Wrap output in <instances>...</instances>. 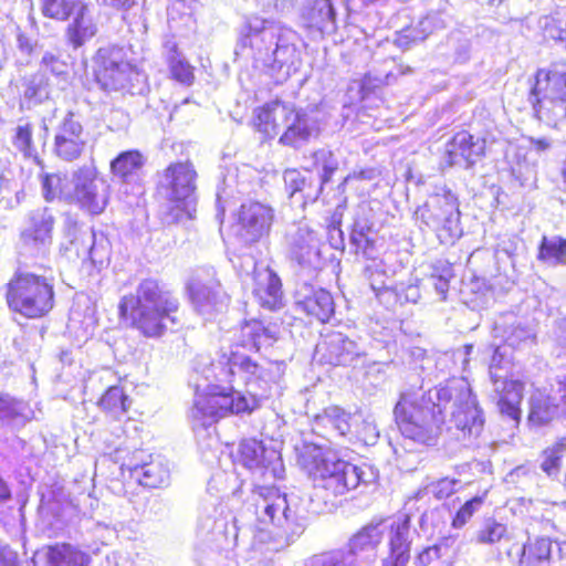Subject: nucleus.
<instances>
[{"label":"nucleus","mask_w":566,"mask_h":566,"mask_svg":"<svg viewBox=\"0 0 566 566\" xmlns=\"http://www.w3.org/2000/svg\"><path fill=\"white\" fill-rule=\"evenodd\" d=\"M287 111V104L275 101L260 108L254 117V126L264 134L265 137L272 138L280 133L277 119H283Z\"/></svg>","instance_id":"37"},{"label":"nucleus","mask_w":566,"mask_h":566,"mask_svg":"<svg viewBox=\"0 0 566 566\" xmlns=\"http://www.w3.org/2000/svg\"><path fill=\"white\" fill-rule=\"evenodd\" d=\"M495 337L501 338L507 346L518 348L532 344L534 331L514 315H506L494 325Z\"/></svg>","instance_id":"34"},{"label":"nucleus","mask_w":566,"mask_h":566,"mask_svg":"<svg viewBox=\"0 0 566 566\" xmlns=\"http://www.w3.org/2000/svg\"><path fill=\"white\" fill-rule=\"evenodd\" d=\"M339 10H346L344 0H306L301 13L308 27L332 33L336 30Z\"/></svg>","instance_id":"25"},{"label":"nucleus","mask_w":566,"mask_h":566,"mask_svg":"<svg viewBox=\"0 0 566 566\" xmlns=\"http://www.w3.org/2000/svg\"><path fill=\"white\" fill-rule=\"evenodd\" d=\"M283 125L285 130L280 137V143L286 146L297 147L306 142L316 129V120L302 109H295L287 104Z\"/></svg>","instance_id":"27"},{"label":"nucleus","mask_w":566,"mask_h":566,"mask_svg":"<svg viewBox=\"0 0 566 566\" xmlns=\"http://www.w3.org/2000/svg\"><path fill=\"white\" fill-rule=\"evenodd\" d=\"M193 7L190 0H171L167 8L170 29L179 30L192 23Z\"/></svg>","instance_id":"46"},{"label":"nucleus","mask_w":566,"mask_h":566,"mask_svg":"<svg viewBox=\"0 0 566 566\" xmlns=\"http://www.w3.org/2000/svg\"><path fill=\"white\" fill-rule=\"evenodd\" d=\"M554 396L536 390L530 398L528 421L535 426H543L558 416L566 415V375L556 377L553 385Z\"/></svg>","instance_id":"16"},{"label":"nucleus","mask_w":566,"mask_h":566,"mask_svg":"<svg viewBox=\"0 0 566 566\" xmlns=\"http://www.w3.org/2000/svg\"><path fill=\"white\" fill-rule=\"evenodd\" d=\"M169 478L170 470L167 461L157 455L142 467V471L139 470L135 480L146 488H159L168 484Z\"/></svg>","instance_id":"39"},{"label":"nucleus","mask_w":566,"mask_h":566,"mask_svg":"<svg viewBox=\"0 0 566 566\" xmlns=\"http://www.w3.org/2000/svg\"><path fill=\"white\" fill-rule=\"evenodd\" d=\"M11 143L24 159H32L39 166L43 165L33 142V125L31 123L20 122L13 129Z\"/></svg>","instance_id":"40"},{"label":"nucleus","mask_w":566,"mask_h":566,"mask_svg":"<svg viewBox=\"0 0 566 566\" xmlns=\"http://www.w3.org/2000/svg\"><path fill=\"white\" fill-rule=\"evenodd\" d=\"M530 94L566 99V65H552L547 70L539 69L535 74Z\"/></svg>","instance_id":"28"},{"label":"nucleus","mask_w":566,"mask_h":566,"mask_svg":"<svg viewBox=\"0 0 566 566\" xmlns=\"http://www.w3.org/2000/svg\"><path fill=\"white\" fill-rule=\"evenodd\" d=\"M356 437L364 442V444L374 446L379 438V431L374 421L366 419L361 421L357 429Z\"/></svg>","instance_id":"63"},{"label":"nucleus","mask_w":566,"mask_h":566,"mask_svg":"<svg viewBox=\"0 0 566 566\" xmlns=\"http://www.w3.org/2000/svg\"><path fill=\"white\" fill-rule=\"evenodd\" d=\"M451 277L453 269L449 262L440 260L432 264L429 282L442 301L447 297Z\"/></svg>","instance_id":"53"},{"label":"nucleus","mask_w":566,"mask_h":566,"mask_svg":"<svg viewBox=\"0 0 566 566\" xmlns=\"http://www.w3.org/2000/svg\"><path fill=\"white\" fill-rule=\"evenodd\" d=\"M300 497L281 493L275 486H255L247 500L245 510L254 516V534L250 559L268 566L279 552L293 544L305 531L306 518L298 509Z\"/></svg>","instance_id":"3"},{"label":"nucleus","mask_w":566,"mask_h":566,"mask_svg":"<svg viewBox=\"0 0 566 566\" xmlns=\"http://www.w3.org/2000/svg\"><path fill=\"white\" fill-rule=\"evenodd\" d=\"M223 507L220 505L218 497L209 496L200 506L199 528L203 534H210L217 528H222L221 520Z\"/></svg>","instance_id":"45"},{"label":"nucleus","mask_w":566,"mask_h":566,"mask_svg":"<svg viewBox=\"0 0 566 566\" xmlns=\"http://www.w3.org/2000/svg\"><path fill=\"white\" fill-rule=\"evenodd\" d=\"M446 23L440 13H429L419 21L417 27L419 29V33L415 35L412 39L415 41L424 40L430 33H432L436 30L443 29Z\"/></svg>","instance_id":"59"},{"label":"nucleus","mask_w":566,"mask_h":566,"mask_svg":"<svg viewBox=\"0 0 566 566\" xmlns=\"http://www.w3.org/2000/svg\"><path fill=\"white\" fill-rule=\"evenodd\" d=\"M459 484L457 479L443 478L431 485V491L437 499L442 500L452 495Z\"/></svg>","instance_id":"64"},{"label":"nucleus","mask_w":566,"mask_h":566,"mask_svg":"<svg viewBox=\"0 0 566 566\" xmlns=\"http://www.w3.org/2000/svg\"><path fill=\"white\" fill-rule=\"evenodd\" d=\"M284 30L277 22L260 17H249L240 28L235 54L254 61L261 66L269 61L276 39Z\"/></svg>","instance_id":"9"},{"label":"nucleus","mask_w":566,"mask_h":566,"mask_svg":"<svg viewBox=\"0 0 566 566\" xmlns=\"http://www.w3.org/2000/svg\"><path fill=\"white\" fill-rule=\"evenodd\" d=\"M153 458V454H149L144 450H135L132 455L122 463L120 469L123 471H128L130 476L136 479L139 474V470L142 471V467L148 463Z\"/></svg>","instance_id":"60"},{"label":"nucleus","mask_w":566,"mask_h":566,"mask_svg":"<svg viewBox=\"0 0 566 566\" xmlns=\"http://www.w3.org/2000/svg\"><path fill=\"white\" fill-rule=\"evenodd\" d=\"M283 179L290 197L298 193L304 203L315 202L323 191L322 184L310 171L301 172L297 169H286Z\"/></svg>","instance_id":"31"},{"label":"nucleus","mask_w":566,"mask_h":566,"mask_svg":"<svg viewBox=\"0 0 566 566\" xmlns=\"http://www.w3.org/2000/svg\"><path fill=\"white\" fill-rule=\"evenodd\" d=\"M34 418L29 402L8 394L0 395V426L20 429Z\"/></svg>","instance_id":"33"},{"label":"nucleus","mask_w":566,"mask_h":566,"mask_svg":"<svg viewBox=\"0 0 566 566\" xmlns=\"http://www.w3.org/2000/svg\"><path fill=\"white\" fill-rule=\"evenodd\" d=\"M298 463L314 488L323 489L333 496L343 495L360 484H371L378 479V471L374 467L366 463L355 465L317 446H305L298 455Z\"/></svg>","instance_id":"5"},{"label":"nucleus","mask_w":566,"mask_h":566,"mask_svg":"<svg viewBox=\"0 0 566 566\" xmlns=\"http://www.w3.org/2000/svg\"><path fill=\"white\" fill-rule=\"evenodd\" d=\"M238 457L244 468L260 472L263 476L276 479L283 471L280 454L274 449H266L263 442L256 439L241 441Z\"/></svg>","instance_id":"18"},{"label":"nucleus","mask_w":566,"mask_h":566,"mask_svg":"<svg viewBox=\"0 0 566 566\" xmlns=\"http://www.w3.org/2000/svg\"><path fill=\"white\" fill-rule=\"evenodd\" d=\"M82 3L81 0H41V11L48 18L65 21Z\"/></svg>","instance_id":"52"},{"label":"nucleus","mask_w":566,"mask_h":566,"mask_svg":"<svg viewBox=\"0 0 566 566\" xmlns=\"http://www.w3.org/2000/svg\"><path fill=\"white\" fill-rule=\"evenodd\" d=\"M285 369L283 360L260 365L232 349L221 353L217 361L198 356L191 378L196 389L190 410L193 430H207L229 413L252 412L261 399L279 390Z\"/></svg>","instance_id":"1"},{"label":"nucleus","mask_w":566,"mask_h":566,"mask_svg":"<svg viewBox=\"0 0 566 566\" xmlns=\"http://www.w3.org/2000/svg\"><path fill=\"white\" fill-rule=\"evenodd\" d=\"M313 168L321 170L319 184L324 187L327 184L335 171L338 169L339 161L336 155L326 148L318 149L312 154Z\"/></svg>","instance_id":"50"},{"label":"nucleus","mask_w":566,"mask_h":566,"mask_svg":"<svg viewBox=\"0 0 566 566\" xmlns=\"http://www.w3.org/2000/svg\"><path fill=\"white\" fill-rule=\"evenodd\" d=\"M504 348L497 346L489 366V375L493 385L492 398L502 416L518 422L521 418V401L523 398V384L518 380H509V361L504 358Z\"/></svg>","instance_id":"10"},{"label":"nucleus","mask_w":566,"mask_h":566,"mask_svg":"<svg viewBox=\"0 0 566 566\" xmlns=\"http://www.w3.org/2000/svg\"><path fill=\"white\" fill-rule=\"evenodd\" d=\"M364 276L369 281L370 289L378 293L386 289V279L389 276V269L384 259L373 260L364 268Z\"/></svg>","instance_id":"55"},{"label":"nucleus","mask_w":566,"mask_h":566,"mask_svg":"<svg viewBox=\"0 0 566 566\" xmlns=\"http://www.w3.org/2000/svg\"><path fill=\"white\" fill-rule=\"evenodd\" d=\"M83 235L86 238L88 245V256L91 262L96 268H103L109 263L111 260V242L104 233H96L93 229L83 230Z\"/></svg>","instance_id":"43"},{"label":"nucleus","mask_w":566,"mask_h":566,"mask_svg":"<svg viewBox=\"0 0 566 566\" xmlns=\"http://www.w3.org/2000/svg\"><path fill=\"white\" fill-rule=\"evenodd\" d=\"M69 65L63 60L60 51H44L40 63L39 71L46 75L50 73L56 77H61L67 74Z\"/></svg>","instance_id":"57"},{"label":"nucleus","mask_w":566,"mask_h":566,"mask_svg":"<svg viewBox=\"0 0 566 566\" xmlns=\"http://www.w3.org/2000/svg\"><path fill=\"white\" fill-rule=\"evenodd\" d=\"M296 310L304 312L321 323H326L335 312V303L332 294L312 284H301L294 294Z\"/></svg>","instance_id":"21"},{"label":"nucleus","mask_w":566,"mask_h":566,"mask_svg":"<svg viewBox=\"0 0 566 566\" xmlns=\"http://www.w3.org/2000/svg\"><path fill=\"white\" fill-rule=\"evenodd\" d=\"M41 189L42 196L48 202L57 198L67 201L70 198V188L66 186V180L57 174H43L41 176Z\"/></svg>","instance_id":"51"},{"label":"nucleus","mask_w":566,"mask_h":566,"mask_svg":"<svg viewBox=\"0 0 566 566\" xmlns=\"http://www.w3.org/2000/svg\"><path fill=\"white\" fill-rule=\"evenodd\" d=\"M98 407L109 417L119 419L130 407V399L120 386H111L99 398Z\"/></svg>","instance_id":"42"},{"label":"nucleus","mask_w":566,"mask_h":566,"mask_svg":"<svg viewBox=\"0 0 566 566\" xmlns=\"http://www.w3.org/2000/svg\"><path fill=\"white\" fill-rule=\"evenodd\" d=\"M402 437L419 446H434L442 424L459 440L478 438L484 428L483 411L464 379H452L427 392L407 389L394 409Z\"/></svg>","instance_id":"2"},{"label":"nucleus","mask_w":566,"mask_h":566,"mask_svg":"<svg viewBox=\"0 0 566 566\" xmlns=\"http://www.w3.org/2000/svg\"><path fill=\"white\" fill-rule=\"evenodd\" d=\"M506 534V524L496 521L494 517H485L475 533V541L483 545H494L501 542Z\"/></svg>","instance_id":"47"},{"label":"nucleus","mask_w":566,"mask_h":566,"mask_svg":"<svg viewBox=\"0 0 566 566\" xmlns=\"http://www.w3.org/2000/svg\"><path fill=\"white\" fill-rule=\"evenodd\" d=\"M87 134L73 112H67L60 120L54 134V154L64 161H74L84 153Z\"/></svg>","instance_id":"15"},{"label":"nucleus","mask_w":566,"mask_h":566,"mask_svg":"<svg viewBox=\"0 0 566 566\" xmlns=\"http://www.w3.org/2000/svg\"><path fill=\"white\" fill-rule=\"evenodd\" d=\"M460 216L458 198L451 190L430 196L413 213L416 221L432 230L446 245L454 244L463 233Z\"/></svg>","instance_id":"8"},{"label":"nucleus","mask_w":566,"mask_h":566,"mask_svg":"<svg viewBox=\"0 0 566 566\" xmlns=\"http://www.w3.org/2000/svg\"><path fill=\"white\" fill-rule=\"evenodd\" d=\"M253 295L258 303L274 311L282 305V283L277 274L268 265H255L253 271Z\"/></svg>","instance_id":"26"},{"label":"nucleus","mask_w":566,"mask_h":566,"mask_svg":"<svg viewBox=\"0 0 566 566\" xmlns=\"http://www.w3.org/2000/svg\"><path fill=\"white\" fill-rule=\"evenodd\" d=\"M373 210L368 205H360L357 209L350 233L352 242H361L373 237L374 232Z\"/></svg>","instance_id":"49"},{"label":"nucleus","mask_w":566,"mask_h":566,"mask_svg":"<svg viewBox=\"0 0 566 566\" xmlns=\"http://www.w3.org/2000/svg\"><path fill=\"white\" fill-rule=\"evenodd\" d=\"M536 118L548 127L560 129L566 126V98L557 99L547 95H528Z\"/></svg>","instance_id":"29"},{"label":"nucleus","mask_w":566,"mask_h":566,"mask_svg":"<svg viewBox=\"0 0 566 566\" xmlns=\"http://www.w3.org/2000/svg\"><path fill=\"white\" fill-rule=\"evenodd\" d=\"M55 216L49 207L30 210L20 230V256H44L53 242Z\"/></svg>","instance_id":"11"},{"label":"nucleus","mask_w":566,"mask_h":566,"mask_svg":"<svg viewBox=\"0 0 566 566\" xmlns=\"http://www.w3.org/2000/svg\"><path fill=\"white\" fill-rule=\"evenodd\" d=\"M321 244L316 231L301 226L290 238L291 258L303 269L316 271L322 265Z\"/></svg>","instance_id":"23"},{"label":"nucleus","mask_w":566,"mask_h":566,"mask_svg":"<svg viewBox=\"0 0 566 566\" xmlns=\"http://www.w3.org/2000/svg\"><path fill=\"white\" fill-rule=\"evenodd\" d=\"M69 202L76 203L91 214L102 213L108 203L109 186L104 179L96 177L94 168L83 166L72 176Z\"/></svg>","instance_id":"12"},{"label":"nucleus","mask_w":566,"mask_h":566,"mask_svg":"<svg viewBox=\"0 0 566 566\" xmlns=\"http://www.w3.org/2000/svg\"><path fill=\"white\" fill-rule=\"evenodd\" d=\"M411 534L410 517L407 514H401L391 521L388 534L387 566H407L410 559Z\"/></svg>","instance_id":"24"},{"label":"nucleus","mask_w":566,"mask_h":566,"mask_svg":"<svg viewBox=\"0 0 566 566\" xmlns=\"http://www.w3.org/2000/svg\"><path fill=\"white\" fill-rule=\"evenodd\" d=\"M485 139L469 132L457 133L446 145V160L450 166L473 167L485 153Z\"/></svg>","instance_id":"22"},{"label":"nucleus","mask_w":566,"mask_h":566,"mask_svg":"<svg viewBox=\"0 0 566 566\" xmlns=\"http://www.w3.org/2000/svg\"><path fill=\"white\" fill-rule=\"evenodd\" d=\"M553 545L551 538L538 537L523 545L520 563L522 566H541L549 563Z\"/></svg>","instance_id":"41"},{"label":"nucleus","mask_w":566,"mask_h":566,"mask_svg":"<svg viewBox=\"0 0 566 566\" xmlns=\"http://www.w3.org/2000/svg\"><path fill=\"white\" fill-rule=\"evenodd\" d=\"M145 163L146 158L139 150H125L111 161V172L119 182L129 185L138 179Z\"/></svg>","instance_id":"35"},{"label":"nucleus","mask_w":566,"mask_h":566,"mask_svg":"<svg viewBox=\"0 0 566 566\" xmlns=\"http://www.w3.org/2000/svg\"><path fill=\"white\" fill-rule=\"evenodd\" d=\"M197 172L189 163L170 164L163 172L159 186L165 197L191 218V207L196 202Z\"/></svg>","instance_id":"13"},{"label":"nucleus","mask_w":566,"mask_h":566,"mask_svg":"<svg viewBox=\"0 0 566 566\" xmlns=\"http://www.w3.org/2000/svg\"><path fill=\"white\" fill-rule=\"evenodd\" d=\"M315 422L317 426L331 428L336 436L346 438L352 434L354 418L344 409L332 406L324 409L323 413L317 415Z\"/></svg>","instance_id":"38"},{"label":"nucleus","mask_w":566,"mask_h":566,"mask_svg":"<svg viewBox=\"0 0 566 566\" xmlns=\"http://www.w3.org/2000/svg\"><path fill=\"white\" fill-rule=\"evenodd\" d=\"M448 547L444 544H434L422 548L415 557V566H429L433 560L446 555Z\"/></svg>","instance_id":"61"},{"label":"nucleus","mask_w":566,"mask_h":566,"mask_svg":"<svg viewBox=\"0 0 566 566\" xmlns=\"http://www.w3.org/2000/svg\"><path fill=\"white\" fill-rule=\"evenodd\" d=\"M178 298L154 279L143 280L134 294L122 297L118 306L120 316L147 337L172 329L178 324Z\"/></svg>","instance_id":"4"},{"label":"nucleus","mask_w":566,"mask_h":566,"mask_svg":"<svg viewBox=\"0 0 566 566\" xmlns=\"http://www.w3.org/2000/svg\"><path fill=\"white\" fill-rule=\"evenodd\" d=\"M397 301L416 304L420 298V289L417 284L399 283L394 287Z\"/></svg>","instance_id":"62"},{"label":"nucleus","mask_w":566,"mask_h":566,"mask_svg":"<svg viewBox=\"0 0 566 566\" xmlns=\"http://www.w3.org/2000/svg\"><path fill=\"white\" fill-rule=\"evenodd\" d=\"M538 259L551 265H565L566 239L544 235L538 247Z\"/></svg>","instance_id":"44"},{"label":"nucleus","mask_w":566,"mask_h":566,"mask_svg":"<svg viewBox=\"0 0 566 566\" xmlns=\"http://www.w3.org/2000/svg\"><path fill=\"white\" fill-rule=\"evenodd\" d=\"M48 566H90L92 557L88 553L70 543H56L45 551Z\"/></svg>","instance_id":"36"},{"label":"nucleus","mask_w":566,"mask_h":566,"mask_svg":"<svg viewBox=\"0 0 566 566\" xmlns=\"http://www.w3.org/2000/svg\"><path fill=\"white\" fill-rule=\"evenodd\" d=\"M484 497L476 495L468 500L455 513L452 518L453 528H462L472 516L481 509Z\"/></svg>","instance_id":"58"},{"label":"nucleus","mask_w":566,"mask_h":566,"mask_svg":"<svg viewBox=\"0 0 566 566\" xmlns=\"http://www.w3.org/2000/svg\"><path fill=\"white\" fill-rule=\"evenodd\" d=\"M74 13L72 22L66 27L65 39L76 50L97 33V24L88 6L85 3H82Z\"/></svg>","instance_id":"30"},{"label":"nucleus","mask_w":566,"mask_h":566,"mask_svg":"<svg viewBox=\"0 0 566 566\" xmlns=\"http://www.w3.org/2000/svg\"><path fill=\"white\" fill-rule=\"evenodd\" d=\"M273 221L272 207L260 201L244 202L238 214L239 234L247 243H255L270 234Z\"/></svg>","instance_id":"17"},{"label":"nucleus","mask_w":566,"mask_h":566,"mask_svg":"<svg viewBox=\"0 0 566 566\" xmlns=\"http://www.w3.org/2000/svg\"><path fill=\"white\" fill-rule=\"evenodd\" d=\"M9 308L27 318H40L54 306V279L18 269L7 284Z\"/></svg>","instance_id":"6"},{"label":"nucleus","mask_w":566,"mask_h":566,"mask_svg":"<svg viewBox=\"0 0 566 566\" xmlns=\"http://www.w3.org/2000/svg\"><path fill=\"white\" fill-rule=\"evenodd\" d=\"M49 80L42 72H36L25 80L23 97L33 104H40L48 97Z\"/></svg>","instance_id":"54"},{"label":"nucleus","mask_w":566,"mask_h":566,"mask_svg":"<svg viewBox=\"0 0 566 566\" xmlns=\"http://www.w3.org/2000/svg\"><path fill=\"white\" fill-rule=\"evenodd\" d=\"M166 48L168 50L167 60L172 77L182 84L190 85L193 81L192 66L180 56L175 43H167Z\"/></svg>","instance_id":"48"},{"label":"nucleus","mask_w":566,"mask_h":566,"mask_svg":"<svg viewBox=\"0 0 566 566\" xmlns=\"http://www.w3.org/2000/svg\"><path fill=\"white\" fill-rule=\"evenodd\" d=\"M295 41L296 33L284 28L276 39L275 46L270 52L269 61H264L261 65L277 83L286 81L302 65L301 54Z\"/></svg>","instance_id":"14"},{"label":"nucleus","mask_w":566,"mask_h":566,"mask_svg":"<svg viewBox=\"0 0 566 566\" xmlns=\"http://www.w3.org/2000/svg\"><path fill=\"white\" fill-rule=\"evenodd\" d=\"M321 360L334 366H356L364 356V350L342 333L327 336L316 346Z\"/></svg>","instance_id":"20"},{"label":"nucleus","mask_w":566,"mask_h":566,"mask_svg":"<svg viewBox=\"0 0 566 566\" xmlns=\"http://www.w3.org/2000/svg\"><path fill=\"white\" fill-rule=\"evenodd\" d=\"M276 325H265L262 321H245L240 329V345L244 348L260 350L271 346L277 338Z\"/></svg>","instance_id":"32"},{"label":"nucleus","mask_w":566,"mask_h":566,"mask_svg":"<svg viewBox=\"0 0 566 566\" xmlns=\"http://www.w3.org/2000/svg\"><path fill=\"white\" fill-rule=\"evenodd\" d=\"M187 290L195 310L201 315H211L222 311L226 305V293L214 277L195 275Z\"/></svg>","instance_id":"19"},{"label":"nucleus","mask_w":566,"mask_h":566,"mask_svg":"<svg viewBox=\"0 0 566 566\" xmlns=\"http://www.w3.org/2000/svg\"><path fill=\"white\" fill-rule=\"evenodd\" d=\"M95 78L102 90L142 95L147 90V77L128 59L127 51L117 45L98 49L95 56Z\"/></svg>","instance_id":"7"},{"label":"nucleus","mask_w":566,"mask_h":566,"mask_svg":"<svg viewBox=\"0 0 566 566\" xmlns=\"http://www.w3.org/2000/svg\"><path fill=\"white\" fill-rule=\"evenodd\" d=\"M565 449V443L557 442L543 451L539 467L548 476L556 478L559 474Z\"/></svg>","instance_id":"56"}]
</instances>
